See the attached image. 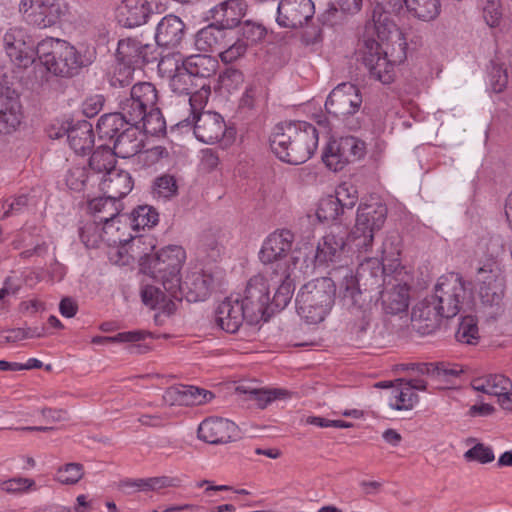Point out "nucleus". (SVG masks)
I'll use <instances>...</instances> for the list:
<instances>
[{
    "mask_svg": "<svg viewBox=\"0 0 512 512\" xmlns=\"http://www.w3.org/2000/svg\"><path fill=\"white\" fill-rule=\"evenodd\" d=\"M269 283L262 275H255L247 283L244 296L240 300L243 306L247 323L250 325L258 323L263 319L267 309L270 307Z\"/></svg>",
    "mask_w": 512,
    "mask_h": 512,
    "instance_id": "2eb2a0df",
    "label": "nucleus"
},
{
    "mask_svg": "<svg viewBox=\"0 0 512 512\" xmlns=\"http://www.w3.org/2000/svg\"><path fill=\"white\" fill-rule=\"evenodd\" d=\"M295 236L288 229H278L271 233L263 242L259 252L263 264H274L273 269L281 271L285 264L295 269L297 257L289 256L292 252Z\"/></svg>",
    "mask_w": 512,
    "mask_h": 512,
    "instance_id": "9b49d317",
    "label": "nucleus"
},
{
    "mask_svg": "<svg viewBox=\"0 0 512 512\" xmlns=\"http://www.w3.org/2000/svg\"><path fill=\"white\" fill-rule=\"evenodd\" d=\"M465 295L463 278L458 273H448L438 279L434 293L430 296L446 318H452L459 313Z\"/></svg>",
    "mask_w": 512,
    "mask_h": 512,
    "instance_id": "ddd939ff",
    "label": "nucleus"
},
{
    "mask_svg": "<svg viewBox=\"0 0 512 512\" xmlns=\"http://www.w3.org/2000/svg\"><path fill=\"white\" fill-rule=\"evenodd\" d=\"M141 297L143 303L153 309L158 308L170 312V306L174 305V297L169 295L165 289L161 290L159 287L153 285L144 286L141 290Z\"/></svg>",
    "mask_w": 512,
    "mask_h": 512,
    "instance_id": "79ce46f5",
    "label": "nucleus"
},
{
    "mask_svg": "<svg viewBox=\"0 0 512 512\" xmlns=\"http://www.w3.org/2000/svg\"><path fill=\"white\" fill-rule=\"evenodd\" d=\"M66 134L69 146L76 154H86L93 147L94 133L92 125L87 121L72 126L66 131ZM62 135L63 133L57 132L53 137L60 138Z\"/></svg>",
    "mask_w": 512,
    "mask_h": 512,
    "instance_id": "c9c22d12",
    "label": "nucleus"
},
{
    "mask_svg": "<svg viewBox=\"0 0 512 512\" xmlns=\"http://www.w3.org/2000/svg\"><path fill=\"white\" fill-rule=\"evenodd\" d=\"M117 157L115 153L112 151V148L107 145L99 146L92 153L89 159V170L93 175H99L101 178L104 173L116 168V159Z\"/></svg>",
    "mask_w": 512,
    "mask_h": 512,
    "instance_id": "a19ab883",
    "label": "nucleus"
},
{
    "mask_svg": "<svg viewBox=\"0 0 512 512\" xmlns=\"http://www.w3.org/2000/svg\"><path fill=\"white\" fill-rule=\"evenodd\" d=\"M364 155L365 143L354 136H345L330 141L324 150L322 159L330 170L337 172Z\"/></svg>",
    "mask_w": 512,
    "mask_h": 512,
    "instance_id": "4468645a",
    "label": "nucleus"
},
{
    "mask_svg": "<svg viewBox=\"0 0 512 512\" xmlns=\"http://www.w3.org/2000/svg\"><path fill=\"white\" fill-rule=\"evenodd\" d=\"M344 210H351L357 203L358 195L354 186L346 183L337 187L335 195H332Z\"/></svg>",
    "mask_w": 512,
    "mask_h": 512,
    "instance_id": "13d9d810",
    "label": "nucleus"
},
{
    "mask_svg": "<svg viewBox=\"0 0 512 512\" xmlns=\"http://www.w3.org/2000/svg\"><path fill=\"white\" fill-rule=\"evenodd\" d=\"M219 81L227 89H236L244 81L243 73L235 68H227L219 75Z\"/></svg>",
    "mask_w": 512,
    "mask_h": 512,
    "instance_id": "69168bd1",
    "label": "nucleus"
},
{
    "mask_svg": "<svg viewBox=\"0 0 512 512\" xmlns=\"http://www.w3.org/2000/svg\"><path fill=\"white\" fill-rule=\"evenodd\" d=\"M389 406L395 410H411L418 402V395L406 385L393 387Z\"/></svg>",
    "mask_w": 512,
    "mask_h": 512,
    "instance_id": "c03bdc74",
    "label": "nucleus"
},
{
    "mask_svg": "<svg viewBox=\"0 0 512 512\" xmlns=\"http://www.w3.org/2000/svg\"><path fill=\"white\" fill-rule=\"evenodd\" d=\"M345 247L343 236L334 233L326 234L317 245L315 259L319 264L337 261Z\"/></svg>",
    "mask_w": 512,
    "mask_h": 512,
    "instance_id": "58836bf2",
    "label": "nucleus"
},
{
    "mask_svg": "<svg viewBox=\"0 0 512 512\" xmlns=\"http://www.w3.org/2000/svg\"><path fill=\"white\" fill-rule=\"evenodd\" d=\"M315 13L312 0H280L276 21L284 28L296 29L310 20Z\"/></svg>",
    "mask_w": 512,
    "mask_h": 512,
    "instance_id": "5701e85b",
    "label": "nucleus"
},
{
    "mask_svg": "<svg viewBox=\"0 0 512 512\" xmlns=\"http://www.w3.org/2000/svg\"><path fill=\"white\" fill-rule=\"evenodd\" d=\"M36 54L48 72L60 77H72L94 61L93 52L85 50L81 53L65 40L55 38L39 42Z\"/></svg>",
    "mask_w": 512,
    "mask_h": 512,
    "instance_id": "f03ea898",
    "label": "nucleus"
},
{
    "mask_svg": "<svg viewBox=\"0 0 512 512\" xmlns=\"http://www.w3.org/2000/svg\"><path fill=\"white\" fill-rule=\"evenodd\" d=\"M101 139L113 141L112 151L117 157L130 158L143 147L139 124L124 120L117 113L102 115L96 126Z\"/></svg>",
    "mask_w": 512,
    "mask_h": 512,
    "instance_id": "7ed1b4c3",
    "label": "nucleus"
},
{
    "mask_svg": "<svg viewBox=\"0 0 512 512\" xmlns=\"http://www.w3.org/2000/svg\"><path fill=\"white\" fill-rule=\"evenodd\" d=\"M270 147L281 161L302 164L318 147L317 129L305 121L279 123L270 136Z\"/></svg>",
    "mask_w": 512,
    "mask_h": 512,
    "instance_id": "f257e3e1",
    "label": "nucleus"
},
{
    "mask_svg": "<svg viewBox=\"0 0 512 512\" xmlns=\"http://www.w3.org/2000/svg\"><path fill=\"white\" fill-rule=\"evenodd\" d=\"M1 490L9 494H21L35 490V481L31 478L15 477L1 483Z\"/></svg>",
    "mask_w": 512,
    "mask_h": 512,
    "instance_id": "bf43d9fd",
    "label": "nucleus"
},
{
    "mask_svg": "<svg viewBox=\"0 0 512 512\" xmlns=\"http://www.w3.org/2000/svg\"><path fill=\"white\" fill-rule=\"evenodd\" d=\"M407 5V11L423 21H431L440 13L439 0H408Z\"/></svg>",
    "mask_w": 512,
    "mask_h": 512,
    "instance_id": "37998d69",
    "label": "nucleus"
},
{
    "mask_svg": "<svg viewBox=\"0 0 512 512\" xmlns=\"http://www.w3.org/2000/svg\"><path fill=\"white\" fill-rule=\"evenodd\" d=\"M388 241L383 243L381 260L375 257H365L359 264L357 274L354 276L358 282H363L369 289L378 288L380 281L388 274H393L391 270L395 267V261L399 260V252H393L388 256L386 249Z\"/></svg>",
    "mask_w": 512,
    "mask_h": 512,
    "instance_id": "dca6fc26",
    "label": "nucleus"
},
{
    "mask_svg": "<svg viewBox=\"0 0 512 512\" xmlns=\"http://www.w3.org/2000/svg\"><path fill=\"white\" fill-rule=\"evenodd\" d=\"M244 320L247 322L246 312L239 298L227 297L215 310V324L228 333H236Z\"/></svg>",
    "mask_w": 512,
    "mask_h": 512,
    "instance_id": "cd10ccee",
    "label": "nucleus"
},
{
    "mask_svg": "<svg viewBox=\"0 0 512 512\" xmlns=\"http://www.w3.org/2000/svg\"><path fill=\"white\" fill-rule=\"evenodd\" d=\"M383 279V289L380 292V299L384 310L389 314H398L405 311L409 306V285L410 276L400 264L395 261V267Z\"/></svg>",
    "mask_w": 512,
    "mask_h": 512,
    "instance_id": "9d476101",
    "label": "nucleus"
},
{
    "mask_svg": "<svg viewBox=\"0 0 512 512\" xmlns=\"http://www.w3.org/2000/svg\"><path fill=\"white\" fill-rule=\"evenodd\" d=\"M242 38L245 42L249 44L250 43H256L257 41H260L265 36V28L257 23H254L252 21H245L241 24L240 27Z\"/></svg>",
    "mask_w": 512,
    "mask_h": 512,
    "instance_id": "680f3d73",
    "label": "nucleus"
},
{
    "mask_svg": "<svg viewBox=\"0 0 512 512\" xmlns=\"http://www.w3.org/2000/svg\"><path fill=\"white\" fill-rule=\"evenodd\" d=\"M361 104L362 95L359 88L350 82H344L330 92L325 102V109L335 117H346L355 114Z\"/></svg>",
    "mask_w": 512,
    "mask_h": 512,
    "instance_id": "aec40b11",
    "label": "nucleus"
},
{
    "mask_svg": "<svg viewBox=\"0 0 512 512\" xmlns=\"http://www.w3.org/2000/svg\"><path fill=\"white\" fill-rule=\"evenodd\" d=\"M88 209L94 215L96 222L103 225V230L112 227L122 210V204L116 199L108 196L94 197L88 202Z\"/></svg>",
    "mask_w": 512,
    "mask_h": 512,
    "instance_id": "2f4dec72",
    "label": "nucleus"
},
{
    "mask_svg": "<svg viewBox=\"0 0 512 512\" xmlns=\"http://www.w3.org/2000/svg\"><path fill=\"white\" fill-rule=\"evenodd\" d=\"M153 192L156 196L164 199L174 196L177 192L176 180L170 175L158 177L154 182Z\"/></svg>",
    "mask_w": 512,
    "mask_h": 512,
    "instance_id": "052dcab7",
    "label": "nucleus"
},
{
    "mask_svg": "<svg viewBox=\"0 0 512 512\" xmlns=\"http://www.w3.org/2000/svg\"><path fill=\"white\" fill-rule=\"evenodd\" d=\"M476 282L483 314L489 320H497L504 314L505 277L495 262L477 270Z\"/></svg>",
    "mask_w": 512,
    "mask_h": 512,
    "instance_id": "39448f33",
    "label": "nucleus"
},
{
    "mask_svg": "<svg viewBox=\"0 0 512 512\" xmlns=\"http://www.w3.org/2000/svg\"><path fill=\"white\" fill-rule=\"evenodd\" d=\"M116 59L129 70L128 73L130 74L131 70L156 61L157 56L153 45L143 43L138 38L127 37L119 40Z\"/></svg>",
    "mask_w": 512,
    "mask_h": 512,
    "instance_id": "412c9836",
    "label": "nucleus"
},
{
    "mask_svg": "<svg viewBox=\"0 0 512 512\" xmlns=\"http://www.w3.org/2000/svg\"><path fill=\"white\" fill-rule=\"evenodd\" d=\"M232 40L233 38L228 36V44L219 51V57L225 64L232 63L243 57L248 48V43L244 39L237 38L235 41Z\"/></svg>",
    "mask_w": 512,
    "mask_h": 512,
    "instance_id": "3c124183",
    "label": "nucleus"
},
{
    "mask_svg": "<svg viewBox=\"0 0 512 512\" xmlns=\"http://www.w3.org/2000/svg\"><path fill=\"white\" fill-rule=\"evenodd\" d=\"M118 20L125 27H136L147 22L151 13L147 0H123L117 9Z\"/></svg>",
    "mask_w": 512,
    "mask_h": 512,
    "instance_id": "72a5a7b5",
    "label": "nucleus"
},
{
    "mask_svg": "<svg viewBox=\"0 0 512 512\" xmlns=\"http://www.w3.org/2000/svg\"><path fill=\"white\" fill-rule=\"evenodd\" d=\"M192 76L183 70L181 67L176 66V73L170 79V87L173 92L182 95L190 94V90L193 89Z\"/></svg>",
    "mask_w": 512,
    "mask_h": 512,
    "instance_id": "4d7b16f0",
    "label": "nucleus"
},
{
    "mask_svg": "<svg viewBox=\"0 0 512 512\" xmlns=\"http://www.w3.org/2000/svg\"><path fill=\"white\" fill-rule=\"evenodd\" d=\"M369 288L360 289V283L354 276H345L340 285L341 302L350 315L353 328L358 333L365 332L370 325L371 305Z\"/></svg>",
    "mask_w": 512,
    "mask_h": 512,
    "instance_id": "1a4fd4ad",
    "label": "nucleus"
},
{
    "mask_svg": "<svg viewBox=\"0 0 512 512\" xmlns=\"http://www.w3.org/2000/svg\"><path fill=\"white\" fill-rule=\"evenodd\" d=\"M145 133L156 136L166 131L165 120L156 105L146 112L145 117L140 122Z\"/></svg>",
    "mask_w": 512,
    "mask_h": 512,
    "instance_id": "09e8293b",
    "label": "nucleus"
},
{
    "mask_svg": "<svg viewBox=\"0 0 512 512\" xmlns=\"http://www.w3.org/2000/svg\"><path fill=\"white\" fill-rule=\"evenodd\" d=\"M397 47L383 48L374 40L366 42L363 62L372 78L383 84H390L395 78V66L403 63L406 59L407 43L401 37L397 40Z\"/></svg>",
    "mask_w": 512,
    "mask_h": 512,
    "instance_id": "423d86ee",
    "label": "nucleus"
},
{
    "mask_svg": "<svg viewBox=\"0 0 512 512\" xmlns=\"http://www.w3.org/2000/svg\"><path fill=\"white\" fill-rule=\"evenodd\" d=\"M211 94V87L205 81L200 85V88L193 91L190 90V94L188 98L189 111L191 118L193 116L199 115L201 110L206 106L209 96Z\"/></svg>",
    "mask_w": 512,
    "mask_h": 512,
    "instance_id": "8fccbe9b",
    "label": "nucleus"
},
{
    "mask_svg": "<svg viewBox=\"0 0 512 512\" xmlns=\"http://www.w3.org/2000/svg\"><path fill=\"white\" fill-rule=\"evenodd\" d=\"M374 4L372 18L378 37L382 41L390 38L401 40L402 33L397 29L390 16L406 12L408 0H379Z\"/></svg>",
    "mask_w": 512,
    "mask_h": 512,
    "instance_id": "6ab92c4d",
    "label": "nucleus"
},
{
    "mask_svg": "<svg viewBox=\"0 0 512 512\" xmlns=\"http://www.w3.org/2000/svg\"><path fill=\"white\" fill-rule=\"evenodd\" d=\"M464 457L468 461H478L486 464L494 460V453L491 448L478 443L465 452Z\"/></svg>",
    "mask_w": 512,
    "mask_h": 512,
    "instance_id": "e2e57ef3",
    "label": "nucleus"
},
{
    "mask_svg": "<svg viewBox=\"0 0 512 512\" xmlns=\"http://www.w3.org/2000/svg\"><path fill=\"white\" fill-rule=\"evenodd\" d=\"M84 475V467L80 463H67L58 468L55 479L64 485L78 483Z\"/></svg>",
    "mask_w": 512,
    "mask_h": 512,
    "instance_id": "603ef678",
    "label": "nucleus"
},
{
    "mask_svg": "<svg viewBox=\"0 0 512 512\" xmlns=\"http://www.w3.org/2000/svg\"><path fill=\"white\" fill-rule=\"evenodd\" d=\"M455 338L460 343L476 345L480 338L477 319L471 315L463 317L455 333Z\"/></svg>",
    "mask_w": 512,
    "mask_h": 512,
    "instance_id": "a18cd8bd",
    "label": "nucleus"
},
{
    "mask_svg": "<svg viewBox=\"0 0 512 512\" xmlns=\"http://www.w3.org/2000/svg\"><path fill=\"white\" fill-rule=\"evenodd\" d=\"M483 17L490 27H496L499 25L502 12L498 0H486L485 5L483 6Z\"/></svg>",
    "mask_w": 512,
    "mask_h": 512,
    "instance_id": "0e129e2a",
    "label": "nucleus"
},
{
    "mask_svg": "<svg viewBox=\"0 0 512 512\" xmlns=\"http://www.w3.org/2000/svg\"><path fill=\"white\" fill-rule=\"evenodd\" d=\"M247 11L245 0H225L211 8L210 18L226 30L236 27Z\"/></svg>",
    "mask_w": 512,
    "mask_h": 512,
    "instance_id": "c85d7f7f",
    "label": "nucleus"
},
{
    "mask_svg": "<svg viewBox=\"0 0 512 512\" xmlns=\"http://www.w3.org/2000/svg\"><path fill=\"white\" fill-rule=\"evenodd\" d=\"M471 386L475 391L499 398L512 389V381L502 374H489L473 379Z\"/></svg>",
    "mask_w": 512,
    "mask_h": 512,
    "instance_id": "ea45409f",
    "label": "nucleus"
},
{
    "mask_svg": "<svg viewBox=\"0 0 512 512\" xmlns=\"http://www.w3.org/2000/svg\"><path fill=\"white\" fill-rule=\"evenodd\" d=\"M186 253L181 246L170 245L162 248L151 261L153 277L160 281L172 297H180V271L185 261Z\"/></svg>",
    "mask_w": 512,
    "mask_h": 512,
    "instance_id": "6e6552de",
    "label": "nucleus"
},
{
    "mask_svg": "<svg viewBox=\"0 0 512 512\" xmlns=\"http://www.w3.org/2000/svg\"><path fill=\"white\" fill-rule=\"evenodd\" d=\"M3 45L7 56L16 66L27 68L34 63V42L25 29H8L3 36Z\"/></svg>",
    "mask_w": 512,
    "mask_h": 512,
    "instance_id": "a211bd4d",
    "label": "nucleus"
},
{
    "mask_svg": "<svg viewBox=\"0 0 512 512\" xmlns=\"http://www.w3.org/2000/svg\"><path fill=\"white\" fill-rule=\"evenodd\" d=\"M157 211L148 205H141L135 208L130 216L131 225L134 229H145L153 227L158 222Z\"/></svg>",
    "mask_w": 512,
    "mask_h": 512,
    "instance_id": "49530a36",
    "label": "nucleus"
},
{
    "mask_svg": "<svg viewBox=\"0 0 512 512\" xmlns=\"http://www.w3.org/2000/svg\"><path fill=\"white\" fill-rule=\"evenodd\" d=\"M345 213V210L335 200L332 195H329L320 200L316 215L320 221L333 222L340 219Z\"/></svg>",
    "mask_w": 512,
    "mask_h": 512,
    "instance_id": "de8ad7c7",
    "label": "nucleus"
},
{
    "mask_svg": "<svg viewBox=\"0 0 512 512\" xmlns=\"http://www.w3.org/2000/svg\"><path fill=\"white\" fill-rule=\"evenodd\" d=\"M335 292V284L328 277L306 283L296 297L298 314L309 324L322 322L334 303Z\"/></svg>",
    "mask_w": 512,
    "mask_h": 512,
    "instance_id": "20e7f679",
    "label": "nucleus"
},
{
    "mask_svg": "<svg viewBox=\"0 0 512 512\" xmlns=\"http://www.w3.org/2000/svg\"><path fill=\"white\" fill-rule=\"evenodd\" d=\"M18 10L26 23L41 29L56 25L62 15L57 0H20Z\"/></svg>",
    "mask_w": 512,
    "mask_h": 512,
    "instance_id": "f3484780",
    "label": "nucleus"
},
{
    "mask_svg": "<svg viewBox=\"0 0 512 512\" xmlns=\"http://www.w3.org/2000/svg\"><path fill=\"white\" fill-rule=\"evenodd\" d=\"M184 406L202 405L213 398V393L195 386L181 385Z\"/></svg>",
    "mask_w": 512,
    "mask_h": 512,
    "instance_id": "5fc2aeb1",
    "label": "nucleus"
},
{
    "mask_svg": "<svg viewBox=\"0 0 512 512\" xmlns=\"http://www.w3.org/2000/svg\"><path fill=\"white\" fill-rule=\"evenodd\" d=\"M231 32L212 23L199 30L195 35V46L199 51L216 52L228 44Z\"/></svg>",
    "mask_w": 512,
    "mask_h": 512,
    "instance_id": "473e14b6",
    "label": "nucleus"
},
{
    "mask_svg": "<svg viewBox=\"0 0 512 512\" xmlns=\"http://www.w3.org/2000/svg\"><path fill=\"white\" fill-rule=\"evenodd\" d=\"M508 84L506 69L500 65H494L491 70V85L496 93L502 92Z\"/></svg>",
    "mask_w": 512,
    "mask_h": 512,
    "instance_id": "774afa93",
    "label": "nucleus"
},
{
    "mask_svg": "<svg viewBox=\"0 0 512 512\" xmlns=\"http://www.w3.org/2000/svg\"><path fill=\"white\" fill-rule=\"evenodd\" d=\"M183 70L202 80L213 77L219 68L218 60L206 54L190 55L182 61Z\"/></svg>",
    "mask_w": 512,
    "mask_h": 512,
    "instance_id": "e433bc0d",
    "label": "nucleus"
},
{
    "mask_svg": "<svg viewBox=\"0 0 512 512\" xmlns=\"http://www.w3.org/2000/svg\"><path fill=\"white\" fill-rule=\"evenodd\" d=\"M27 206L28 198L25 195L15 197L11 201L6 200L2 204H0V207L3 210L2 218L17 214L23 211V209Z\"/></svg>",
    "mask_w": 512,
    "mask_h": 512,
    "instance_id": "338daca9",
    "label": "nucleus"
},
{
    "mask_svg": "<svg viewBox=\"0 0 512 512\" xmlns=\"http://www.w3.org/2000/svg\"><path fill=\"white\" fill-rule=\"evenodd\" d=\"M243 392L248 395L249 400L256 402L260 408H265L273 400L287 394V392L282 389H251L243 390Z\"/></svg>",
    "mask_w": 512,
    "mask_h": 512,
    "instance_id": "6e6d98bb",
    "label": "nucleus"
},
{
    "mask_svg": "<svg viewBox=\"0 0 512 512\" xmlns=\"http://www.w3.org/2000/svg\"><path fill=\"white\" fill-rule=\"evenodd\" d=\"M214 283V277L211 273L204 270H194L187 273L184 282L180 281V297H174V300L188 302L204 301L211 293Z\"/></svg>",
    "mask_w": 512,
    "mask_h": 512,
    "instance_id": "393cba45",
    "label": "nucleus"
},
{
    "mask_svg": "<svg viewBox=\"0 0 512 512\" xmlns=\"http://www.w3.org/2000/svg\"><path fill=\"white\" fill-rule=\"evenodd\" d=\"M185 24L175 15H166L157 25L155 40L159 46L177 47L184 37Z\"/></svg>",
    "mask_w": 512,
    "mask_h": 512,
    "instance_id": "7c9ffc66",
    "label": "nucleus"
},
{
    "mask_svg": "<svg viewBox=\"0 0 512 512\" xmlns=\"http://www.w3.org/2000/svg\"><path fill=\"white\" fill-rule=\"evenodd\" d=\"M387 213V206L378 199H372L358 206L350 237L359 253H367L371 250L374 235L383 227Z\"/></svg>",
    "mask_w": 512,
    "mask_h": 512,
    "instance_id": "0eeeda50",
    "label": "nucleus"
},
{
    "mask_svg": "<svg viewBox=\"0 0 512 512\" xmlns=\"http://www.w3.org/2000/svg\"><path fill=\"white\" fill-rule=\"evenodd\" d=\"M293 272V267L288 264H285V267L282 268L281 271L273 269L274 277H272V280H274L275 283H279V286L277 287L272 300H270V307L281 310L284 309L291 301L295 289L294 281L292 279Z\"/></svg>",
    "mask_w": 512,
    "mask_h": 512,
    "instance_id": "f704fd0d",
    "label": "nucleus"
},
{
    "mask_svg": "<svg viewBox=\"0 0 512 512\" xmlns=\"http://www.w3.org/2000/svg\"><path fill=\"white\" fill-rule=\"evenodd\" d=\"M158 101V92L150 82H139L132 86L129 97L119 103V112L124 120L140 124L146 112L153 108Z\"/></svg>",
    "mask_w": 512,
    "mask_h": 512,
    "instance_id": "f8f14e48",
    "label": "nucleus"
},
{
    "mask_svg": "<svg viewBox=\"0 0 512 512\" xmlns=\"http://www.w3.org/2000/svg\"><path fill=\"white\" fill-rule=\"evenodd\" d=\"M133 185V179L129 172L114 168L99 178L96 190L111 199L120 201L130 193Z\"/></svg>",
    "mask_w": 512,
    "mask_h": 512,
    "instance_id": "bb28decb",
    "label": "nucleus"
},
{
    "mask_svg": "<svg viewBox=\"0 0 512 512\" xmlns=\"http://www.w3.org/2000/svg\"><path fill=\"white\" fill-rule=\"evenodd\" d=\"M21 104L17 96L0 94V131L9 133L21 123Z\"/></svg>",
    "mask_w": 512,
    "mask_h": 512,
    "instance_id": "4c0bfd02",
    "label": "nucleus"
},
{
    "mask_svg": "<svg viewBox=\"0 0 512 512\" xmlns=\"http://www.w3.org/2000/svg\"><path fill=\"white\" fill-rule=\"evenodd\" d=\"M177 125H193L196 138L207 144H214L220 141L227 130L224 118L217 112L205 111L192 118L187 117L178 122Z\"/></svg>",
    "mask_w": 512,
    "mask_h": 512,
    "instance_id": "4be33fe9",
    "label": "nucleus"
},
{
    "mask_svg": "<svg viewBox=\"0 0 512 512\" xmlns=\"http://www.w3.org/2000/svg\"><path fill=\"white\" fill-rule=\"evenodd\" d=\"M96 221L88 222L79 229V236L87 248H96L103 240L104 230L100 229Z\"/></svg>",
    "mask_w": 512,
    "mask_h": 512,
    "instance_id": "864d4df0",
    "label": "nucleus"
},
{
    "mask_svg": "<svg viewBox=\"0 0 512 512\" xmlns=\"http://www.w3.org/2000/svg\"><path fill=\"white\" fill-rule=\"evenodd\" d=\"M443 318H446L445 314L438 305L433 303L431 296H427L414 306L411 323L418 333L427 335L440 326Z\"/></svg>",
    "mask_w": 512,
    "mask_h": 512,
    "instance_id": "a878e982",
    "label": "nucleus"
},
{
    "mask_svg": "<svg viewBox=\"0 0 512 512\" xmlns=\"http://www.w3.org/2000/svg\"><path fill=\"white\" fill-rule=\"evenodd\" d=\"M99 175H93L84 162L72 164L66 174L65 183L70 190L83 192L87 198L96 192Z\"/></svg>",
    "mask_w": 512,
    "mask_h": 512,
    "instance_id": "c756f323",
    "label": "nucleus"
},
{
    "mask_svg": "<svg viewBox=\"0 0 512 512\" xmlns=\"http://www.w3.org/2000/svg\"><path fill=\"white\" fill-rule=\"evenodd\" d=\"M238 437V427L227 419L207 418L198 427V438L209 444H226Z\"/></svg>",
    "mask_w": 512,
    "mask_h": 512,
    "instance_id": "b1692460",
    "label": "nucleus"
}]
</instances>
